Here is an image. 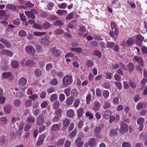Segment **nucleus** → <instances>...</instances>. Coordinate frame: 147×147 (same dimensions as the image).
Here are the masks:
<instances>
[{
    "instance_id": "obj_36",
    "label": "nucleus",
    "mask_w": 147,
    "mask_h": 147,
    "mask_svg": "<svg viewBox=\"0 0 147 147\" xmlns=\"http://www.w3.org/2000/svg\"><path fill=\"white\" fill-rule=\"evenodd\" d=\"M34 72L35 76L38 77L40 76L41 75L42 72L41 70L38 69H36Z\"/></svg>"
},
{
    "instance_id": "obj_39",
    "label": "nucleus",
    "mask_w": 147,
    "mask_h": 147,
    "mask_svg": "<svg viewBox=\"0 0 147 147\" xmlns=\"http://www.w3.org/2000/svg\"><path fill=\"white\" fill-rule=\"evenodd\" d=\"M6 8L10 10H13L16 9V7L11 4H9L6 5Z\"/></svg>"
},
{
    "instance_id": "obj_30",
    "label": "nucleus",
    "mask_w": 147,
    "mask_h": 147,
    "mask_svg": "<svg viewBox=\"0 0 147 147\" xmlns=\"http://www.w3.org/2000/svg\"><path fill=\"white\" fill-rule=\"evenodd\" d=\"M40 42L43 44L47 45L49 44L50 42L47 38H43L40 40Z\"/></svg>"
},
{
    "instance_id": "obj_54",
    "label": "nucleus",
    "mask_w": 147,
    "mask_h": 147,
    "mask_svg": "<svg viewBox=\"0 0 147 147\" xmlns=\"http://www.w3.org/2000/svg\"><path fill=\"white\" fill-rule=\"evenodd\" d=\"M19 35L21 37H24L26 35V33L25 31L22 30L19 31Z\"/></svg>"
},
{
    "instance_id": "obj_32",
    "label": "nucleus",
    "mask_w": 147,
    "mask_h": 147,
    "mask_svg": "<svg viewBox=\"0 0 147 147\" xmlns=\"http://www.w3.org/2000/svg\"><path fill=\"white\" fill-rule=\"evenodd\" d=\"M59 129V126L58 124H56L53 125L51 128V130L52 131H57Z\"/></svg>"
},
{
    "instance_id": "obj_41",
    "label": "nucleus",
    "mask_w": 147,
    "mask_h": 147,
    "mask_svg": "<svg viewBox=\"0 0 147 147\" xmlns=\"http://www.w3.org/2000/svg\"><path fill=\"white\" fill-rule=\"evenodd\" d=\"M86 115L87 117H88L89 119L90 120L92 119L93 117V115L89 111L86 112Z\"/></svg>"
},
{
    "instance_id": "obj_24",
    "label": "nucleus",
    "mask_w": 147,
    "mask_h": 147,
    "mask_svg": "<svg viewBox=\"0 0 147 147\" xmlns=\"http://www.w3.org/2000/svg\"><path fill=\"white\" fill-rule=\"evenodd\" d=\"M73 101V98L69 97L66 100V104L67 105H70L72 103Z\"/></svg>"
},
{
    "instance_id": "obj_17",
    "label": "nucleus",
    "mask_w": 147,
    "mask_h": 147,
    "mask_svg": "<svg viewBox=\"0 0 147 147\" xmlns=\"http://www.w3.org/2000/svg\"><path fill=\"white\" fill-rule=\"evenodd\" d=\"M69 49L72 52L74 51L76 53H81L82 52V48L80 47L72 48L70 47Z\"/></svg>"
},
{
    "instance_id": "obj_5",
    "label": "nucleus",
    "mask_w": 147,
    "mask_h": 147,
    "mask_svg": "<svg viewBox=\"0 0 147 147\" xmlns=\"http://www.w3.org/2000/svg\"><path fill=\"white\" fill-rule=\"evenodd\" d=\"M44 121V119L42 116L40 115L37 117L36 121V123L37 125L38 126L42 125Z\"/></svg>"
},
{
    "instance_id": "obj_15",
    "label": "nucleus",
    "mask_w": 147,
    "mask_h": 147,
    "mask_svg": "<svg viewBox=\"0 0 147 147\" xmlns=\"http://www.w3.org/2000/svg\"><path fill=\"white\" fill-rule=\"evenodd\" d=\"M52 56L53 57H57L60 55V52L59 50L54 48L52 49Z\"/></svg>"
},
{
    "instance_id": "obj_21",
    "label": "nucleus",
    "mask_w": 147,
    "mask_h": 147,
    "mask_svg": "<svg viewBox=\"0 0 147 147\" xmlns=\"http://www.w3.org/2000/svg\"><path fill=\"white\" fill-rule=\"evenodd\" d=\"M86 28L84 26H82L80 27L79 34L80 35H82L86 32Z\"/></svg>"
},
{
    "instance_id": "obj_56",
    "label": "nucleus",
    "mask_w": 147,
    "mask_h": 147,
    "mask_svg": "<svg viewBox=\"0 0 147 147\" xmlns=\"http://www.w3.org/2000/svg\"><path fill=\"white\" fill-rule=\"evenodd\" d=\"M94 54L99 57H100L101 56V53L98 50L95 51L94 52Z\"/></svg>"
},
{
    "instance_id": "obj_23",
    "label": "nucleus",
    "mask_w": 147,
    "mask_h": 147,
    "mask_svg": "<svg viewBox=\"0 0 147 147\" xmlns=\"http://www.w3.org/2000/svg\"><path fill=\"white\" fill-rule=\"evenodd\" d=\"M7 120L5 117H1L0 118V124L3 125L6 124Z\"/></svg>"
},
{
    "instance_id": "obj_60",
    "label": "nucleus",
    "mask_w": 147,
    "mask_h": 147,
    "mask_svg": "<svg viewBox=\"0 0 147 147\" xmlns=\"http://www.w3.org/2000/svg\"><path fill=\"white\" fill-rule=\"evenodd\" d=\"M123 147H131V145L129 143L123 142L122 144Z\"/></svg>"
},
{
    "instance_id": "obj_16",
    "label": "nucleus",
    "mask_w": 147,
    "mask_h": 147,
    "mask_svg": "<svg viewBox=\"0 0 147 147\" xmlns=\"http://www.w3.org/2000/svg\"><path fill=\"white\" fill-rule=\"evenodd\" d=\"M111 112L109 110L105 111L103 115V117L105 119H108L111 116Z\"/></svg>"
},
{
    "instance_id": "obj_29",
    "label": "nucleus",
    "mask_w": 147,
    "mask_h": 147,
    "mask_svg": "<svg viewBox=\"0 0 147 147\" xmlns=\"http://www.w3.org/2000/svg\"><path fill=\"white\" fill-rule=\"evenodd\" d=\"M32 104V102L31 100H27L25 103V106L26 107H30Z\"/></svg>"
},
{
    "instance_id": "obj_38",
    "label": "nucleus",
    "mask_w": 147,
    "mask_h": 147,
    "mask_svg": "<svg viewBox=\"0 0 147 147\" xmlns=\"http://www.w3.org/2000/svg\"><path fill=\"white\" fill-rule=\"evenodd\" d=\"M59 107V102L58 101H55L53 105V107L54 109H56Z\"/></svg>"
},
{
    "instance_id": "obj_57",
    "label": "nucleus",
    "mask_w": 147,
    "mask_h": 147,
    "mask_svg": "<svg viewBox=\"0 0 147 147\" xmlns=\"http://www.w3.org/2000/svg\"><path fill=\"white\" fill-rule=\"evenodd\" d=\"M103 86L105 88L107 89L111 87L110 84L106 82H105L103 83Z\"/></svg>"
},
{
    "instance_id": "obj_18",
    "label": "nucleus",
    "mask_w": 147,
    "mask_h": 147,
    "mask_svg": "<svg viewBox=\"0 0 147 147\" xmlns=\"http://www.w3.org/2000/svg\"><path fill=\"white\" fill-rule=\"evenodd\" d=\"M26 66L32 67L34 66L35 64V62L31 60H28L26 62Z\"/></svg>"
},
{
    "instance_id": "obj_52",
    "label": "nucleus",
    "mask_w": 147,
    "mask_h": 147,
    "mask_svg": "<svg viewBox=\"0 0 147 147\" xmlns=\"http://www.w3.org/2000/svg\"><path fill=\"white\" fill-rule=\"evenodd\" d=\"M143 107V104L142 102H139L136 106V109L138 110L141 109Z\"/></svg>"
},
{
    "instance_id": "obj_3",
    "label": "nucleus",
    "mask_w": 147,
    "mask_h": 147,
    "mask_svg": "<svg viewBox=\"0 0 147 147\" xmlns=\"http://www.w3.org/2000/svg\"><path fill=\"white\" fill-rule=\"evenodd\" d=\"M128 130V126L126 123L123 122L121 125V127L119 129V131L121 134L125 133Z\"/></svg>"
},
{
    "instance_id": "obj_27",
    "label": "nucleus",
    "mask_w": 147,
    "mask_h": 147,
    "mask_svg": "<svg viewBox=\"0 0 147 147\" xmlns=\"http://www.w3.org/2000/svg\"><path fill=\"white\" fill-rule=\"evenodd\" d=\"M51 26V24L48 22L44 23L42 25V28L45 29L49 28Z\"/></svg>"
},
{
    "instance_id": "obj_25",
    "label": "nucleus",
    "mask_w": 147,
    "mask_h": 147,
    "mask_svg": "<svg viewBox=\"0 0 147 147\" xmlns=\"http://www.w3.org/2000/svg\"><path fill=\"white\" fill-rule=\"evenodd\" d=\"M63 124L65 127L67 126L69 124L70 121L69 119H65L62 121Z\"/></svg>"
},
{
    "instance_id": "obj_33",
    "label": "nucleus",
    "mask_w": 147,
    "mask_h": 147,
    "mask_svg": "<svg viewBox=\"0 0 147 147\" xmlns=\"http://www.w3.org/2000/svg\"><path fill=\"white\" fill-rule=\"evenodd\" d=\"M63 30L60 29H57L55 30L54 32V34L56 35H59L62 34L63 33Z\"/></svg>"
},
{
    "instance_id": "obj_26",
    "label": "nucleus",
    "mask_w": 147,
    "mask_h": 147,
    "mask_svg": "<svg viewBox=\"0 0 147 147\" xmlns=\"http://www.w3.org/2000/svg\"><path fill=\"white\" fill-rule=\"evenodd\" d=\"M21 101L18 99H16L13 101V104L15 107H18L21 105Z\"/></svg>"
},
{
    "instance_id": "obj_63",
    "label": "nucleus",
    "mask_w": 147,
    "mask_h": 147,
    "mask_svg": "<svg viewBox=\"0 0 147 147\" xmlns=\"http://www.w3.org/2000/svg\"><path fill=\"white\" fill-rule=\"evenodd\" d=\"M105 75H106L105 76V78L107 79H111L112 77V74L110 73H106Z\"/></svg>"
},
{
    "instance_id": "obj_48",
    "label": "nucleus",
    "mask_w": 147,
    "mask_h": 147,
    "mask_svg": "<svg viewBox=\"0 0 147 147\" xmlns=\"http://www.w3.org/2000/svg\"><path fill=\"white\" fill-rule=\"evenodd\" d=\"M144 118L142 117H140L138 119L137 122L138 124L141 125L144 123Z\"/></svg>"
},
{
    "instance_id": "obj_22",
    "label": "nucleus",
    "mask_w": 147,
    "mask_h": 147,
    "mask_svg": "<svg viewBox=\"0 0 147 147\" xmlns=\"http://www.w3.org/2000/svg\"><path fill=\"white\" fill-rule=\"evenodd\" d=\"M127 67L129 71L131 72L134 69V65L133 63L130 62L127 65Z\"/></svg>"
},
{
    "instance_id": "obj_49",
    "label": "nucleus",
    "mask_w": 147,
    "mask_h": 147,
    "mask_svg": "<svg viewBox=\"0 0 147 147\" xmlns=\"http://www.w3.org/2000/svg\"><path fill=\"white\" fill-rule=\"evenodd\" d=\"M46 34L45 32H34V35L35 36H41Z\"/></svg>"
},
{
    "instance_id": "obj_35",
    "label": "nucleus",
    "mask_w": 147,
    "mask_h": 147,
    "mask_svg": "<svg viewBox=\"0 0 147 147\" xmlns=\"http://www.w3.org/2000/svg\"><path fill=\"white\" fill-rule=\"evenodd\" d=\"M58 82L56 78H53L52 79L50 82V84L53 85L55 86L57 84Z\"/></svg>"
},
{
    "instance_id": "obj_14",
    "label": "nucleus",
    "mask_w": 147,
    "mask_h": 147,
    "mask_svg": "<svg viewBox=\"0 0 147 147\" xmlns=\"http://www.w3.org/2000/svg\"><path fill=\"white\" fill-rule=\"evenodd\" d=\"M0 42L4 44L7 48H10L11 47V43L6 39H1L0 40Z\"/></svg>"
},
{
    "instance_id": "obj_37",
    "label": "nucleus",
    "mask_w": 147,
    "mask_h": 147,
    "mask_svg": "<svg viewBox=\"0 0 147 147\" xmlns=\"http://www.w3.org/2000/svg\"><path fill=\"white\" fill-rule=\"evenodd\" d=\"M65 139H61L58 140L57 142V145L59 146H62L64 143Z\"/></svg>"
},
{
    "instance_id": "obj_58",
    "label": "nucleus",
    "mask_w": 147,
    "mask_h": 147,
    "mask_svg": "<svg viewBox=\"0 0 147 147\" xmlns=\"http://www.w3.org/2000/svg\"><path fill=\"white\" fill-rule=\"evenodd\" d=\"M57 99V96L56 94H52L50 97V100L52 101H54Z\"/></svg>"
},
{
    "instance_id": "obj_51",
    "label": "nucleus",
    "mask_w": 147,
    "mask_h": 147,
    "mask_svg": "<svg viewBox=\"0 0 147 147\" xmlns=\"http://www.w3.org/2000/svg\"><path fill=\"white\" fill-rule=\"evenodd\" d=\"M5 143V136H2L0 138V145L2 146Z\"/></svg>"
},
{
    "instance_id": "obj_40",
    "label": "nucleus",
    "mask_w": 147,
    "mask_h": 147,
    "mask_svg": "<svg viewBox=\"0 0 147 147\" xmlns=\"http://www.w3.org/2000/svg\"><path fill=\"white\" fill-rule=\"evenodd\" d=\"M53 24L55 25H57L58 26H62L63 23L61 20H57L55 21V22H53Z\"/></svg>"
},
{
    "instance_id": "obj_44",
    "label": "nucleus",
    "mask_w": 147,
    "mask_h": 147,
    "mask_svg": "<svg viewBox=\"0 0 147 147\" xmlns=\"http://www.w3.org/2000/svg\"><path fill=\"white\" fill-rule=\"evenodd\" d=\"M102 95L105 98H107L109 95V92L108 91L105 90L103 92Z\"/></svg>"
},
{
    "instance_id": "obj_50",
    "label": "nucleus",
    "mask_w": 147,
    "mask_h": 147,
    "mask_svg": "<svg viewBox=\"0 0 147 147\" xmlns=\"http://www.w3.org/2000/svg\"><path fill=\"white\" fill-rule=\"evenodd\" d=\"M27 119L29 122L32 123H34L35 120L34 117L31 116H29Z\"/></svg>"
},
{
    "instance_id": "obj_31",
    "label": "nucleus",
    "mask_w": 147,
    "mask_h": 147,
    "mask_svg": "<svg viewBox=\"0 0 147 147\" xmlns=\"http://www.w3.org/2000/svg\"><path fill=\"white\" fill-rule=\"evenodd\" d=\"M67 13V11L65 10H58L56 12V13L59 16L64 15Z\"/></svg>"
},
{
    "instance_id": "obj_53",
    "label": "nucleus",
    "mask_w": 147,
    "mask_h": 147,
    "mask_svg": "<svg viewBox=\"0 0 147 147\" xmlns=\"http://www.w3.org/2000/svg\"><path fill=\"white\" fill-rule=\"evenodd\" d=\"M101 127H96L94 130V132L95 133L97 134L100 132L101 130Z\"/></svg>"
},
{
    "instance_id": "obj_2",
    "label": "nucleus",
    "mask_w": 147,
    "mask_h": 147,
    "mask_svg": "<svg viewBox=\"0 0 147 147\" xmlns=\"http://www.w3.org/2000/svg\"><path fill=\"white\" fill-rule=\"evenodd\" d=\"M25 50L26 52L30 55H33L35 53V49L31 46H28L26 47Z\"/></svg>"
},
{
    "instance_id": "obj_20",
    "label": "nucleus",
    "mask_w": 147,
    "mask_h": 147,
    "mask_svg": "<svg viewBox=\"0 0 147 147\" xmlns=\"http://www.w3.org/2000/svg\"><path fill=\"white\" fill-rule=\"evenodd\" d=\"M0 15L3 17H5L6 18L9 17V14L7 13L6 11L4 10H0Z\"/></svg>"
},
{
    "instance_id": "obj_55",
    "label": "nucleus",
    "mask_w": 147,
    "mask_h": 147,
    "mask_svg": "<svg viewBox=\"0 0 147 147\" xmlns=\"http://www.w3.org/2000/svg\"><path fill=\"white\" fill-rule=\"evenodd\" d=\"M115 80L117 81H120L121 79V77L119 75L115 74L114 77Z\"/></svg>"
},
{
    "instance_id": "obj_11",
    "label": "nucleus",
    "mask_w": 147,
    "mask_h": 147,
    "mask_svg": "<svg viewBox=\"0 0 147 147\" xmlns=\"http://www.w3.org/2000/svg\"><path fill=\"white\" fill-rule=\"evenodd\" d=\"M134 59L138 62L140 66L142 67L143 66V65H144V63L143 60L142 58L138 56H134Z\"/></svg>"
},
{
    "instance_id": "obj_19",
    "label": "nucleus",
    "mask_w": 147,
    "mask_h": 147,
    "mask_svg": "<svg viewBox=\"0 0 147 147\" xmlns=\"http://www.w3.org/2000/svg\"><path fill=\"white\" fill-rule=\"evenodd\" d=\"M74 111L71 109L68 110L66 112V115L69 117H72L74 116Z\"/></svg>"
},
{
    "instance_id": "obj_4",
    "label": "nucleus",
    "mask_w": 147,
    "mask_h": 147,
    "mask_svg": "<svg viewBox=\"0 0 147 147\" xmlns=\"http://www.w3.org/2000/svg\"><path fill=\"white\" fill-rule=\"evenodd\" d=\"M2 76L3 78L7 79L8 80H12L13 79V75L9 72L3 73Z\"/></svg>"
},
{
    "instance_id": "obj_9",
    "label": "nucleus",
    "mask_w": 147,
    "mask_h": 147,
    "mask_svg": "<svg viewBox=\"0 0 147 147\" xmlns=\"http://www.w3.org/2000/svg\"><path fill=\"white\" fill-rule=\"evenodd\" d=\"M27 82L26 78L22 77L20 78L18 81V83L21 86H24L26 85Z\"/></svg>"
},
{
    "instance_id": "obj_28",
    "label": "nucleus",
    "mask_w": 147,
    "mask_h": 147,
    "mask_svg": "<svg viewBox=\"0 0 147 147\" xmlns=\"http://www.w3.org/2000/svg\"><path fill=\"white\" fill-rule=\"evenodd\" d=\"M11 65L13 68H17L19 65V63L16 61H12L11 63Z\"/></svg>"
},
{
    "instance_id": "obj_42",
    "label": "nucleus",
    "mask_w": 147,
    "mask_h": 147,
    "mask_svg": "<svg viewBox=\"0 0 147 147\" xmlns=\"http://www.w3.org/2000/svg\"><path fill=\"white\" fill-rule=\"evenodd\" d=\"M134 40L132 38H131L128 39L127 40V44L129 45H133L134 43Z\"/></svg>"
},
{
    "instance_id": "obj_13",
    "label": "nucleus",
    "mask_w": 147,
    "mask_h": 147,
    "mask_svg": "<svg viewBox=\"0 0 147 147\" xmlns=\"http://www.w3.org/2000/svg\"><path fill=\"white\" fill-rule=\"evenodd\" d=\"M97 143V141L93 138H91L88 141L89 145L90 147H93L95 146Z\"/></svg>"
},
{
    "instance_id": "obj_7",
    "label": "nucleus",
    "mask_w": 147,
    "mask_h": 147,
    "mask_svg": "<svg viewBox=\"0 0 147 147\" xmlns=\"http://www.w3.org/2000/svg\"><path fill=\"white\" fill-rule=\"evenodd\" d=\"M101 107L100 103L98 102L95 101L93 106V109L94 111H98Z\"/></svg>"
},
{
    "instance_id": "obj_12",
    "label": "nucleus",
    "mask_w": 147,
    "mask_h": 147,
    "mask_svg": "<svg viewBox=\"0 0 147 147\" xmlns=\"http://www.w3.org/2000/svg\"><path fill=\"white\" fill-rule=\"evenodd\" d=\"M11 110V105L8 104H6L4 107V111L6 113H10Z\"/></svg>"
},
{
    "instance_id": "obj_8",
    "label": "nucleus",
    "mask_w": 147,
    "mask_h": 147,
    "mask_svg": "<svg viewBox=\"0 0 147 147\" xmlns=\"http://www.w3.org/2000/svg\"><path fill=\"white\" fill-rule=\"evenodd\" d=\"M111 26L112 29H115V35L117 36L119 34V30L117 28V26L116 24L113 22H111Z\"/></svg>"
},
{
    "instance_id": "obj_59",
    "label": "nucleus",
    "mask_w": 147,
    "mask_h": 147,
    "mask_svg": "<svg viewBox=\"0 0 147 147\" xmlns=\"http://www.w3.org/2000/svg\"><path fill=\"white\" fill-rule=\"evenodd\" d=\"M77 133V130L76 129H74L73 131L69 135V136L70 137H72L76 135Z\"/></svg>"
},
{
    "instance_id": "obj_43",
    "label": "nucleus",
    "mask_w": 147,
    "mask_h": 147,
    "mask_svg": "<svg viewBox=\"0 0 147 147\" xmlns=\"http://www.w3.org/2000/svg\"><path fill=\"white\" fill-rule=\"evenodd\" d=\"M71 95L76 96L78 94V92L77 89H73L71 91Z\"/></svg>"
},
{
    "instance_id": "obj_62",
    "label": "nucleus",
    "mask_w": 147,
    "mask_h": 147,
    "mask_svg": "<svg viewBox=\"0 0 147 147\" xmlns=\"http://www.w3.org/2000/svg\"><path fill=\"white\" fill-rule=\"evenodd\" d=\"M31 125L30 124H27L24 127V131H28L31 129Z\"/></svg>"
},
{
    "instance_id": "obj_45",
    "label": "nucleus",
    "mask_w": 147,
    "mask_h": 147,
    "mask_svg": "<svg viewBox=\"0 0 147 147\" xmlns=\"http://www.w3.org/2000/svg\"><path fill=\"white\" fill-rule=\"evenodd\" d=\"M118 128H116L115 129H111L110 132V134L111 135H116L117 131H118Z\"/></svg>"
},
{
    "instance_id": "obj_61",
    "label": "nucleus",
    "mask_w": 147,
    "mask_h": 147,
    "mask_svg": "<svg viewBox=\"0 0 147 147\" xmlns=\"http://www.w3.org/2000/svg\"><path fill=\"white\" fill-rule=\"evenodd\" d=\"M86 99L87 101L86 103L87 104H88L89 103L91 99V94H88L86 97Z\"/></svg>"
},
{
    "instance_id": "obj_46",
    "label": "nucleus",
    "mask_w": 147,
    "mask_h": 147,
    "mask_svg": "<svg viewBox=\"0 0 147 147\" xmlns=\"http://www.w3.org/2000/svg\"><path fill=\"white\" fill-rule=\"evenodd\" d=\"M20 18L21 20L23 22H25L26 19V18L24 14L23 13L20 14Z\"/></svg>"
},
{
    "instance_id": "obj_64",
    "label": "nucleus",
    "mask_w": 147,
    "mask_h": 147,
    "mask_svg": "<svg viewBox=\"0 0 147 147\" xmlns=\"http://www.w3.org/2000/svg\"><path fill=\"white\" fill-rule=\"evenodd\" d=\"M59 100L61 101H63L65 99V96L63 94H61L59 96Z\"/></svg>"
},
{
    "instance_id": "obj_6",
    "label": "nucleus",
    "mask_w": 147,
    "mask_h": 147,
    "mask_svg": "<svg viewBox=\"0 0 147 147\" xmlns=\"http://www.w3.org/2000/svg\"><path fill=\"white\" fill-rule=\"evenodd\" d=\"M83 142L82 141L80 138H78L75 140V144L77 147H81L83 145Z\"/></svg>"
},
{
    "instance_id": "obj_1",
    "label": "nucleus",
    "mask_w": 147,
    "mask_h": 147,
    "mask_svg": "<svg viewBox=\"0 0 147 147\" xmlns=\"http://www.w3.org/2000/svg\"><path fill=\"white\" fill-rule=\"evenodd\" d=\"M72 81V78L71 75H67L65 76L62 80V88L65 87L67 85H70Z\"/></svg>"
},
{
    "instance_id": "obj_47",
    "label": "nucleus",
    "mask_w": 147,
    "mask_h": 147,
    "mask_svg": "<svg viewBox=\"0 0 147 147\" xmlns=\"http://www.w3.org/2000/svg\"><path fill=\"white\" fill-rule=\"evenodd\" d=\"M115 43L113 42H108L107 44V48H111L113 47Z\"/></svg>"
},
{
    "instance_id": "obj_10",
    "label": "nucleus",
    "mask_w": 147,
    "mask_h": 147,
    "mask_svg": "<svg viewBox=\"0 0 147 147\" xmlns=\"http://www.w3.org/2000/svg\"><path fill=\"white\" fill-rule=\"evenodd\" d=\"M25 13L27 17L28 18L32 19H34L35 18V16L34 15L31 10L30 11H25Z\"/></svg>"
},
{
    "instance_id": "obj_34",
    "label": "nucleus",
    "mask_w": 147,
    "mask_h": 147,
    "mask_svg": "<svg viewBox=\"0 0 147 147\" xmlns=\"http://www.w3.org/2000/svg\"><path fill=\"white\" fill-rule=\"evenodd\" d=\"M84 112V109L82 108H80L77 111L78 116L80 117L82 116Z\"/></svg>"
}]
</instances>
